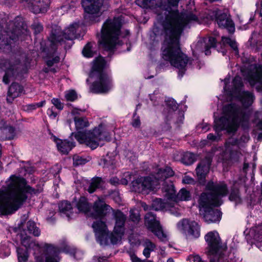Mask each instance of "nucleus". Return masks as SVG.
Returning a JSON list of instances; mask_svg holds the SVG:
<instances>
[{
	"mask_svg": "<svg viewBox=\"0 0 262 262\" xmlns=\"http://www.w3.org/2000/svg\"><path fill=\"white\" fill-rule=\"evenodd\" d=\"M198 22L196 15L187 12L180 14L177 11L168 12L162 24L165 40L162 47V57L178 69L179 75L184 74L188 62L187 56L179 47V37L183 28Z\"/></svg>",
	"mask_w": 262,
	"mask_h": 262,
	"instance_id": "f257e3e1",
	"label": "nucleus"
},
{
	"mask_svg": "<svg viewBox=\"0 0 262 262\" xmlns=\"http://www.w3.org/2000/svg\"><path fill=\"white\" fill-rule=\"evenodd\" d=\"M41 189H35L27 185L20 177L12 176L6 181V186L0 189V214L15 213L26 201L27 193L37 194Z\"/></svg>",
	"mask_w": 262,
	"mask_h": 262,
	"instance_id": "f03ea898",
	"label": "nucleus"
},
{
	"mask_svg": "<svg viewBox=\"0 0 262 262\" xmlns=\"http://www.w3.org/2000/svg\"><path fill=\"white\" fill-rule=\"evenodd\" d=\"M230 77H226L224 79V90L225 95L227 96L229 100H233L234 99H238L241 103L243 108L237 106L234 103L230 104L225 106L223 110L228 106H231L233 109H235V117L239 119H244L247 118V126H244L242 122L239 123V126L241 125L243 128H248L250 124V117L252 112V110L249 107L254 102L255 97L253 93L249 91H242L243 82L242 79L239 76H236L231 82V85L229 84Z\"/></svg>",
	"mask_w": 262,
	"mask_h": 262,
	"instance_id": "7ed1b4c3",
	"label": "nucleus"
},
{
	"mask_svg": "<svg viewBox=\"0 0 262 262\" xmlns=\"http://www.w3.org/2000/svg\"><path fill=\"white\" fill-rule=\"evenodd\" d=\"M209 193H203L199 200L201 213L208 223L219 222L221 219V212L218 209H213L212 206H218L222 204V198L227 195L228 189L224 182L214 184L209 182L207 185Z\"/></svg>",
	"mask_w": 262,
	"mask_h": 262,
	"instance_id": "20e7f679",
	"label": "nucleus"
},
{
	"mask_svg": "<svg viewBox=\"0 0 262 262\" xmlns=\"http://www.w3.org/2000/svg\"><path fill=\"white\" fill-rule=\"evenodd\" d=\"M25 231L19 234L21 243L25 249L19 247L16 249L18 262H27L28 257V250L32 249L35 259L37 262L43 261V254L46 255V262H59V248L46 243L38 244L31 239Z\"/></svg>",
	"mask_w": 262,
	"mask_h": 262,
	"instance_id": "39448f33",
	"label": "nucleus"
},
{
	"mask_svg": "<svg viewBox=\"0 0 262 262\" xmlns=\"http://www.w3.org/2000/svg\"><path fill=\"white\" fill-rule=\"evenodd\" d=\"M76 133H72L75 139L80 144H84L92 149L104 144L105 141H109L111 136L105 126L100 125L92 130L83 132L81 130L89 126V122L84 117L74 118Z\"/></svg>",
	"mask_w": 262,
	"mask_h": 262,
	"instance_id": "423d86ee",
	"label": "nucleus"
},
{
	"mask_svg": "<svg viewBox=\"0 0 262 262\" xmlns=\"http://www.w3.org/2000/svg\"><path fill=\"white\" fill-rule=\"evenodd\" d=\"M114 219L115 221L113 232L109 234L103 217L94 222L92 227L95 233L96 239L101 245H106L110 243L116 244L120 242L124 233V224L126 216L120 211H113Z\"/></svg>",
	"mask_w": 262,
	"mask_h": 262,
	"instance_id": "0eeeda50",
	"label": "nucleus"
},
{
	"mask_svg": "<svg viewBox=\"0 0 262 262\" xmlns=\"http://www.w3.org/2000/svg\"><path fill=\"white\" fill-rule=\"evenodd\" d=\"M229 106L223 110V116L219 119H214V129L215 134H209L207 139L211 142H217L221 139V134L220 132L225 130L228 133L235 132L239 126V123L242 122L244 126H247L248 119H238L235 117V110Z\"/></svg>",
	"mask_w": 262,
	"mask_h": 262,
	"instance_id": "6e6552de",
	"label": "nucleus"
},
{
	"mask_svg": "<svg viewBox=\"0 0 262 262\" xmlns=\"http://www.w3.org/2000/svg\"><path fill=\"white\" fill-rule=\"evenodd\" d=\"M107 63L102 57L96 58L93 63L90 79H96L90 86L94 93H106L113 88L112 80L110 75L104 71Z\"/></svg>",
	"mask_w": 262,
	"mask_h": 262,
	"instance_id": "1a4fd4ad",
	"label": "nucleus"
},
{
	"mask_svg": "<svg viewBox=\"0 0 262 262\" xmlns=\"http://www.w3.org/2000/svg\"><path fill=\"white\" fill-rule=\"evenodd\" d=\"M155 175L147 177H139L132 182L134 191L147 194L155 191L161 182L172 177L174 172L169 167L158 168L155 171Z\"/></svg>",
	"mask_w": 262,
	"mask_h": 262,
	"instance_id": "9d476101",
	"label": "nucleus"
},
{
	"mask_svg": "<svg viewBox=\"0 0 262 262\" xmlns=\"http://www.w3.org/2000/svg\"><path fill=\"white\" fill-rule=\"evenodd\" d=\"M121 27V19L119 17L106 20L102 27L99 37L100 45L106 50H111L117 45H120Z\"/></svg>",
	"mask_w": 262,
	"mask_h": 262,
	"instance_id": "9b49d317",
	"label": "nucleus"
},
{
	"mask_svg": "<svg viewBox=\"0 0 262 262\" xmlns=\"http://www.w3.org/2000/svg\"><path fill=\"white\" fill-rule=\"evenodd\" d=\"M76 206L79 212L84 213L89 216L95 218L96 221L101 219L102 216L106 215L112 208L106 205L103 200L98 198L96 201L92 209L85 197H81L76 203Z\"/></svg>",
	"mask_w": 262,
	"mask_h": 262,
	"instance_id": "f8f14e48",
	"label": "nucleus"
},
{
	"mask_svg": "<svg viewBox=\"0 0 262 262\" xmlns=\"http://www.w3.org/2000/svg\"><path fill=\"white\" fill-rule=\"evenodd\" d=\"M241 141L235 138L228 139L225 142L224 147L220 149L219 160L223 163H233L237 161L242 156L238 150Z\"/></svg>",
	"mask_w": 262,
	"mask_h": 262,
	"instance_id": "ddd939ff",
	"label": "nucleus"
},
{
	"mask_svg": "<svg viewBox=\"0 0 262 262\" xmlns=\"http://www.w3.org/2000/svg\"><path fill=\"white\" fill-rule=\"evenodd\" d=\"M208 245L207 253L210 256V262H220L222 260L221 239L216 231L208 232L205 236Z\"/></svg>",
	"mask_w": 262,
	"mask_h": 262,
	"instance_id": "4468645a",
	"label": "nucleus"
},
{
	"mask_svg": "<svg viewBox=\"0 0 262 262\" xmlns=\"http://www.w3.org/2000/svg\"><path fill=\"white\" fill-rule=\"evenodd\" d=\"M163 190L165 192V195L172 202L174 201V203H176L174 205L175 210L176 211H178L180 213V209L179 208L178 201H187L190 200L191 198L190 192L185 188L181 189L176 195V190L172 183L167 185L164 184Z\"/></svg>",
	"mask_w": 262,
	"mask_h": 262,
	"instance_id": "2eb2a0df",
	"label": "nucleus"
},
{
	"mask_svg": "<svg viewBox=\"0 0 262 262\" xmlns=\"http://www.w3.org/2000/svg\"><path fill=\"white\" fill-rule=\"evenodd\" d=\"M78 28V24L75 23L65 29L63 32H60L59 29L52 32L49 38L51 45H54L57 42H61L63 40V38L67 40H72L78 38L79 35L76 32Z\"/></svg>",
	"mask_w": 262,
	"mask_h": 262,
	"instance_id": "dca6fc26",
	"label": "nucleus"
},
{
	"mask_svg": "<svg viewBox=\"0 0 262 262\" xmlns=\"http://www.w3.org/2000/svg\"><path fill=\"white\" fill-rule=\"evenodd\" d=\"M145 224L160 241H166L168 239V234L163 230L159 222L152 213L149 212L145 215Z\"/></svg>",
	"mask_w": 262,
	"mask_h": 262,
	"instance_id": "f3484780",
	"label": "nucleus"
},
{
	"mask_svg": "<svg viewBox=\"0 0 262 262\" xmlns=\"http://www.w3.org/2000/svg\"><path fill=\"white\" fill-rule=\"evenodd\" d=\"M177 229L186 236L198 238L200 236V227L195 221L184 219L177 224Z\"/></svg>",
	"mask_w": 262,
	"mask_h": 262,
	"instance_id": "a211bd4d",
	"label": "nucleus"
},
{
	"mask_svg": "<svg viewBox=\"0 0 262 262\" xmlns=\"http://www.w3.org/2000/svg\"><path fill=\"white\" fill-rule=\"evenodd\" d=\"M246 77L250 84L255 86L257 91H262V66L251 65Z\"/></svg>",
	"mask_w": 262,
	"mask_h": 262,
	"instance_id": "6ab92c4d",
	"label": "nucleus"
},
{
	"mask_svg": "<svg viewBox=\"0 0 262 262\" xmlns=\"http://www.w3.org/2000/svg\"><path fill=\"white\" fill-rule=\"evenodd\" d=\"M216 40L214 37H208L200 39L196 43L191 46L193 54L202 53L204 52L206 55L211 53L210 49L214 48Z\"/></svg>",
	"mask_w": 262,
	"mask_h": 262,
	"instance_id": "aec40b11",
	"label": "nucleus"
},
{
	"mask_svg": "<svg viewBox=\"0 0 262 262\" xmlns=\"http://www.w3.org/2000/svg\"><path fill=\"white\" fill-rule=\"evenodd\" d=\"M162 190L164 193V195L166 198V200L163 201L161 199H156L154 200L152 204V208L155 210H160L165 209L168 210L170 212L174 215L175 216H179L180 213L178 211H176L174 205L176 204L174 201L172 202L170 200H169L165 195V192L162 188Z\"/></svg>",
	"mask_w": 262,
	"mask_h": 262,
	"instance_id": "412c9836",
	"label": "nucleus"
},
{
	"mask_svg": "<svg viewBox=\"0 0 262 262\" xmlns=\"http://www.w3.org/2000/svg\"><path fill=\"white\" fill-rule=\"evenodd\" d=\"M216 21L221 28L227 29L230 33H233L235 30V27L230 17L226 13L218 11L216 13Z\"/></svg>",
	"mask_w": 262,
	"mask_h": 262,
	"instance_id": "4be33fe9",
	"label": "nucleus"
},
{
	"mask_svg": "<svg viewBox=\"0 0 262 262\" xmlns=\"http://www.w3.org/2000/svg\"><path fill=\"white\" fill-rule=\"evenodd\" d=\"M211 162V159L207 157L196 168V176L200 183L204 182L206 176L209 172Z\"/></svg>",
	"mask_w": 262,
	"mask_h": 262,
	"instance_id": "5701e85b",
	"label": "nucleus"
},
{
	"mask_svg": "<svg viewBox=\"0 0 262 262\" xmlns=\"http://www.w3.org/2000/svg\"><path fill=\"white\" fill-rule=\"evenodd\" d=\"M81 4L85 12L98 14L102 4V0H82Z\"/></svg>",
	"mask_w": 262,
	"mask_h": 262,
	"instance_id": "b1692460",
	"label": "nucleus"
},
{
	"mask_svg": "<svg viewBox=\"0 0 262 262\" xmlns=\"http://www.w3.org/2000/svg\"><path fill=\"white\" fill-rule=\"evenodd\" d=\"M1 70H3L5 72V74L3 77V82L6 84H8L15 73L13 66L10 64V62L7 60L2 59L0 60Z\"/></svg>",
	"mask_w": 262,
	"mask_h": 262,
	"instance_id": "393cba45",
	"label": "nucleus"
},
{
	"mask_svg": "<svg viewBox=\"0 0 262 262\" xmlns=\"http://www.w3.org/2000/svg\"><path fill=\"white\" fill-rule=\"evenodd\" d=\"M51 138L56 143L58 151L62 154H68L75 146V143L73 142H70L67 140H62L54 136H52Z\"/></svg>",
	"mask_w": 262,
	"mask_h": 262,
	"instance_id": "a878e982",
	"label": "nucleus"
},
{
	"mask_svg": "<svg viewBox=\"0 0 262 262\" xmlns=\"http://www.w3.org/2000/svg\"><path fill=\"white\" fill-rule=\"evenodd\" d=\"M253 122L255 124L253 133L257 141H262V112H256L254 115Z\"/></svg>",
	"mask_w": 262,
	"mask_h": 262,
	"instance_id": "bb28decb",
	"label": "nucleus"
},
{
	"mask_svg": "<svg viewBox=\"0 0 262 262\" xmlns=\"http://www.w3.org/2000/svg\"><path fill=\"white\" fill-rule=\"evenodd\" d=\"M30 9L34 13H43L47 11L50 0H31Z\"/></svg>",
	"mask_w": 262,
	"mask_h": 262,
	"instance_id": "cd10ccee",
	"label": "nucleus"
},
{
	"mask_svg": "<svg viewBox=\"0 0 262 262\" xmlns=\"http://www.w3.org/2000/svg\"><path fill=\"white\" fill-rule=\"evenodd\" d=\"M0 132L2 133L1 138L3 140H12L14 139L16 133L15 129L11 126L5 125V122L0 119Z\"/></svg>",
	"mask_w": 262,
	"mask_h": 262,
	"instance_id": "c85d7f7f",
	"label": "nucleus"
},
{
	"mask_svg": "<svg viewBox=\"0 0 262 262\" xmlns=\"http://www.w3.org/2000/svg\"><path fill=\"white\" fill-rule=\"evenodd\" d=\"M23 91V89L21 85L16 83H12L9 89L7 100L9 101L11 98L13 99L19 96Z\"/></svg>",
	"mask_w": 262,
	"mask_h": 262,
	"instance_id": "c756f323",
	"label": "nucleus"
},
{
	"mask_svg": "<svg viewBox=\"0 0 262 262\" xmlns=\"http://www.w3.org/2000/svg\"><path fill=\"white\" fill-rule=\"evenodd\" d=\"M59 209L63 215H65L69 219L73 216V208L70 203L67 201H63L59 204Z\"/></svg>",
	"mask_w": 262,
	"mask_h": 262,
	"instance_id": "7c9ffc66",
	"label": "nucleus"
},
{
	"mask_svg": "<svg viewBox=\"0 0 262 262\" xmlns=\"http://www.w3.org/2000/svg\"><path fill=\"white\" fill-rule=\"evenodd\" d=\"M142 245L144 247L143 254L146 258L149 257L150 253L156 249V245L148 239L144 240Z\"/></svg>",
	"mask_w": 262,
	"mask_h": 262,
	"instance_id": "2f4dec72",
	"label": "nucleus"
},
{
	"mask_svg": "<svg viewBox=\"0 0 262 262\" xmlns=\"http://www.w3.org/2000/svg\"><path fill=\"white\" fill-rule=\"evenodd\" d=\"M167 106L166 110H165L164 113L166 115L167 113L166 117L167 119L168 118H171V116H176V114H173L174 111L177 108V104L173 99H169L166 101Z\"/></svg>",
	"mask_w": 262,
	"mask_h": 262,
	"instance_id": "473e14b6",
	"label": "nucleus"
},
{
	"mask_svg": "<svg viewBox=\"0 0 262 262\" xmlns=\"http://www.w3.org/2000/svg\"><path fill=\"white\" fill-rule=\"evenodd\" d=\"M12 244L8 242L0 244V257L4 258L10 254V247Z\"/></svg>",
	"mask_w": 262,
	"mask_h": 262,
	"instance_id": "72a5a7b5",
	"label": "nucleus"
},
{
	"mask_svg": "<svg viewBox=\"0 0 262 262\" xmlns=\"http://www.w3.org/2000/svg\"><path fill=\"white\" fill-rule=\"evenodd\" d=\"M222 43L224 46L226 44L229 45V46L232 49L234 54L235 55H237L238 54L237 45L234 40L231 39L230 38L222 37Z\"/></svg>",
	"mask_w": 262,
	"mask_h": 262,
	"instance_id": "f704fd0d",
	"label": "nucleus"
},
{
	"mask_svg": "<svg viewBox=\"0 0 262 262\" xmlns=\"http://www.w3.org/2000/svg\"><path fill=\"white\" fill-rule=\"evenodd\" d=\"M27 228L28 233L35 236H38L40 234V231L35 223L31 221H29L27 223Z\"/></svg>",
	"mask_w": 262,
	"mask_h": 262,
	"instance_id": "c9c22d12",
	"label": "nucleus"
},
{
	"mask_svg": "<svg viewBox=\"0 0 262 262\" xmlns=\"http://www.w3.org/2000/svg\"><path fill=\"white\" fill-rule=\"evenodd\" d=\"M250 234L256 241L262 242V224L252 229Z\"/></svg>",
	"mask_w": 262,
	"mask_h": 262,
	"instance_id": "e433bc0d",
	"label": "nucleus"
},
{
	"mask_svg": "<svg viewBox=\"0 0 262 262\" xmlns=\"http://www.w3.org/2000/svg\"><path fill=\"white\" fill-rule=\"evenodd\" d=\"M102 183V181L101 179L99 178H97L92 180L88 191L90 193H93L97 188L101 186Z\"/></svg>",
	"mask_w": 262,
	"mask_h": 262,
	"instance_id": "4c0bfd02",
	"label": "nucleus"
},
{
	"mask_svg": "<svg viewBox=\"0 0 262 262\" xmlns=\"http://www.w3.org/2000/svg\"><path fill=\"white\" fill-rule=\"evenodd\" d=\"M61 250L66 253L70 254L75 258H78L77 255L80 253V251L76 250L75 248L69 245H66L64 248H61Z\"/></svg>",
	"mask_w": 262,
	"mask_h": 262,
	"instance_id": "58836bf2",
	"label": "nucleus"
},
{
	"mask_svg": "<svg viewBox=\"0 0 262 262\" xmlns=\"http://www.w3.org/2000/svg\"><path fill=\"white\" fill-rule=\"evenodd\" d=\"M151 101L153 102L154 105H158L160 103L163 101V98L158 91H155L154 94L149 95Z\"/></svg>",
	"mask_w": 262,
	"mask_h": 262,
	"instance_id": "ea45409f",
	"label": "nucleus"
},
{
	"mask_svg": "<svg viewBox=\"0 0 262 262\" xmlns=\"http://www.w3.org/2000/svg\"><path fill=\"white\" fill-rule=\"evenodd\" d=\"M82 54L86 57H91L94 55V51L92 50V44L91 42L88 43L82 50Z\"/></svg>",
	"mask_w": 262,
	"mask_h": 262,
	"instance_id": "a19ab883",
	"label": "nucleus"
},
{
	"mask_svg": "<svg viewBox=\"0 0 262 262\" xmlns=\"http://www.w3.org/2000/svg\"><path fill=\"white\" fill-rule=\"evenodd\" d=\"M195 161L194 155L190 152L186 153L183 158V162L186 165H190Z\"/></svg>",
	"mask_w": 262,
	"mask_h": 262,
	"instance_id": "79ce46f5",
	"label": "nucleus"
},
{
	"mask_svg": "<svg viewBox=\"0 0 262 262\" xmlns=\"http://www.w3.org/2000/svg\"><path fill=\"white\" fill-rule=\"evenodd\" d=\"M65 98L67 101H73L77 98L76 92L74 90H69L65 92Z\"/></svg>",
	"mask_w": 262,
	"mask_h": 262,
	"instance_id": "37998d69",
	"label": "nucleus"
},
{
	"mask_svg": "<svg viewBox=\"0 0 262 262\" xmlns=\"http://www.w3.org/2000/svg\"><path fill=\"white\" fill-rule=\"evenodd\" d=\"M130 218L134 222H138L140 220L139 211L136 209H131L130 210Z\"/></svg>",
	"mask_w": 262,
	"mask_h": 262,
	"instance_id": "c03bdc74",
	"label": "nucleus"
},
{
	"mask_svg": "<svg viewBox=\"0 0 262 262\" xmlns=\"http://www.w3.org/2000/svg\"><path fill=\"white\" fill-rule=\"evenodd\" d=\"M210 125L207 123L203 122L196 126V129L200 132H206L210 129Z\"/></svg>",
	"mask_w": 262,
	"mask_h": 262,
	"instance_id": "a18cd8bd",
	"label": "nucleus"
},
{
	"mask_svg": "<svg viewBox=\"0 0 262 262\" xmlns=\"http://www.w3.org/2000/svg\"><path fill=\"white\" fill-rule=\"evenodd\" d=\"M46 101L45 100L42 101L38 103H32L28 104L27 107V110L32 111L35 110L36 108L38 107H41L43 106L45 104Z\"/></svg>",
	"mask_w": 262,
	"mask_h": 262,
	"instance_id": "49530a36",
	"label": "nucleus"
},
{
	"mask_svg": "<svg viewBox=\"0 0 262 262\" xmlns=\"http://www.w3.org/2000/svg\"><path fill=\"white\" fill-rule=\"evenodd\" d=\"M86 160L78 156H75L73 157V164L75 165H79L84 164L86 163Z\"/></svg>",
	"mask_w": 262,
	"mask_h": 262,
	"instance_id": "de8ad7c7",
	"label": "nucleus"
},
{
	"mask_svg": "<svg viewBox=\"0 0 262 262\" xmlns=\"http://www.w3.org/2000/svg\"><path fill=\"white\" fill-rule=\"evenodd\" d=\"M52 103L59 110H62L63 108V104L57 98H53L51 100Z\"/></svg>",
	"mask_w": 262,
	"mask_h": 262,
	"instance_id": "09e8293b",
	"label": "nucleus"
},
{
	"mask_svg": "<svg viewBox=\"0 0 262 262\" xmlns=\"http://www.w3.org/2000/svg\"><path fill=\"white\" fill-rule=\"evenodd\" d=\"M32 28L34 31L35 34L40 33L43 29L42 26L38 22H35L32 25Z\"/></svg>",
	"mask_w": 262,
	"mask_h": 262,
	"instance_id": "8fccbe9b",
	"label": "nucleus"
},
{
	"mask_svg": "<svg viewBox=\"0 0 262 262\" xmlns=\"http://www.w3.org/2000/svg\"><path fill=\"white\" fill-rule=\"evenodd\" d=\"M182 182L184 184H192L194 183V180L191 177L186 175L183 178Z\"/></svg>",
	"mask_w": 262,
	"mask_h": 262,
	"instance_id": "3c124183",
	"label": "nucleus"
},
{
	"mask_svg": "<svg viewBox=\"0 0 262 262\" xmlns=\"http://www.w3.org/2000/svg\"><path fill=\"white\" fill-rule=\"evenodd\" d=\"M83 112L82 110L74 107L71 110V114L74 116V119L75 117L79 118V116Z\"/></svg>",
	"mask_w": 262,
	"mask_h": 262,
	"instance_id": "603ef678",
	"label": "nucleus"
},
{
	"mask_svg": "<svg viewBox=\"0 0 262 262\" xmlns=\"http://www.w3.org/2000/svg\"><path fill=\"white\" fill-rule=\"evenodd\" d=\"M229 199L231 201H237L239 200L238 192L237 190L231 192L229 196Z\"/></svg>",
	"mask_w": 262,
	"mask_h": 262,
	"instance_id": "864d4df0",
	"label": "nucleus"
},
{
	"mask_svg": "<svg viewBox=\"0 0 262 262\" xmlns=\"http://www.w3.org/2000/svg\"><path fill=\"white\" fill-rule=\"evenodd\" d=\"M59 61V57L58 56H55L52 60L47 59L46 62L48 66H52L54 63H57Z\"/></svg>",
	"mask_w": 262,
	"mask_h": 262,
	"instance_id": "5fc2aeb1",
	"label": "nucleus"
},
{
	"mask_svg": "<svg viewBox=\"0 0 262 262\" xmlns=\"http://www.w3.org/2000/svg\"><path fill=\"white\" fill-rule=\"evenodd\" d=\"M47 114L51 119H55L57 116V113L54 112L53 107L48 108Z\"/></svg>",
	"mask_w": 262,
	"mask_h": 262,
	"instance_id": "6e6d98bb",
	"label": "nucleus"
},
{
	"mask_svg": "<svg viewBox=\"0 0 262 262\" xmlns=\"http://www.w3.org/2000/svg\"><path fill=\"white\" fill-rule=\"evenodd\" d=\"M132 125L135 127H139L140 125V121L138 117L135 118L132 122Z\"/></svg>",
	"mask_w": 262,
	"mask_h": 262,
	"instance_id": "4d7b16f0",
	"label": "nucleus"
},
{
	"mask_svg": "<svg viewBox=\"0 0 262 262\" xmlns=\"http://www.w3.org/2000/svg\"><path fill=\"white\" fill-rule=\"evenodd\" d=\"M106 260L105 257L95 256L91 262H104Z\"/></svg>",
	"mask_w": 262,
	"mask_h": 262,
	"instance_id": "13d9d810",
	"label": "nucleus"
},
{
	"mask_svg": "<svg viewBox=\"0 0 262 262\" xmlns=\"http://www.w3.org/2000/svg\"><path fill=\"white\" fill-rule=\"evenodd\" d=\"M249 140V136L248 135H244L241 138V141H243L244 143L247 142Z\"/></svg>",
	"mask_w": 262,
	"mask_h": 262,
	"instance_id": "bf43d9fd",
	"label": "nucleus"
},
{
	"mask_svg": "<svg viewBox=\"0 0 262 262\" xmlns=\"http://www.w3.org/2000/svg\"><path fill=\"white\" fill-rule=\"evenodd\" d=\"M193 262H204L199 255H194L192 257Z\"/></svg>",
	"mask_w": 262,
	"mask_h": 262,
	"instance_id": "052dcab7",
	"label": "nucleus"
},
{
	"mask_svg": "<svg viewBox=\"0 0 262 262\" xmlns=\"http://www.w3.org/2000/svg\"><path fill=\"white\" fill-rule=\"evenodd\" d=\"M27 216H26V215H24L23 216V218L21 219V221L20 224L19 225V228L20 229H21L23 227L24 223L26 221V220H27Z\"/></svg>",
	"mask_w": 262,
	"mask_h": 262,
	"instance_id": "680f3d73",
	"label": "nucleus"
},
{
	"mask_svg": "<svg viewBox=\"0 0 262 262\" xmlns=\"http://www.w3.org/2000/svg\"><path fill=\"white\" fill-rule=\"evenodd\" d=\"M256 47L257 50H260L262 49V42L261 41H258L256 42Z\"/></svg>",
	"mask_w": 262,
	"mask_h": 262,
	"instance_id": "e2e57ef3",
	"label": "nucleus"
},
{
	"mask_svg": "<svg viewBox=\"0 0 262 262\" xmlns=\"http://www.w3.org/2000/svg\"><path fill=\"white\" fill-rule=\"evenodd\" d=\"M184 119V115L181 113L179 119L176 121V122L177 123H180L183 121Z\"/></svg>",
	"mask_w": 262,
	"mask_h": 262,
	"instance_id": "0e129e2a",
	"label": "nucleus"
},
{
	"mask_svg": "<svg viewBox=\"0 0 262 262\" xmlns=\"http://www.w3.org/2000/svg\"><path fill=\"white\" fill-rule=\"evenodd\" d=\"M133 262H151L150 261L142 260L140 259L135 257L133 259Z\"/></svg>",
	"mask_w": 262,
	"mask_h": 262,
	"instance_id": "69168bd1",
	"label": "nucleus"
},
{
	"mask_svg": "<svg viewBox=\"0 0 262 262\" xmlns=\"http://www.w3.org/2000/svg\"><path fill=\"white\" fill-rule=\"evenodd\" d=\"M256 36V34L255 33H253L252 35V36L250 38V42H251V44H253L254 43V41H255V37Z\"/></svg>",
	"mask_w": 262,
	"mask_h": 262,
	"instance_id": "338daca9",
	"label": "nucleus"
},
{
	"mask_svg": "<svg viewBox=\"0 0 262 262\" xmlns=\"http://www.w3.org/2000/svg\"><path fill=\"white\" fill-rule=\"evenodd\" d=\"M260 5V14H262V0H259V2L256 3V5L258 6Z\"/></svg>",
	"mask_w": 262,
	"mask_h": 262,
	"instance_id": "774afa93",
	"label": "nucleus"
}]
</instances>
